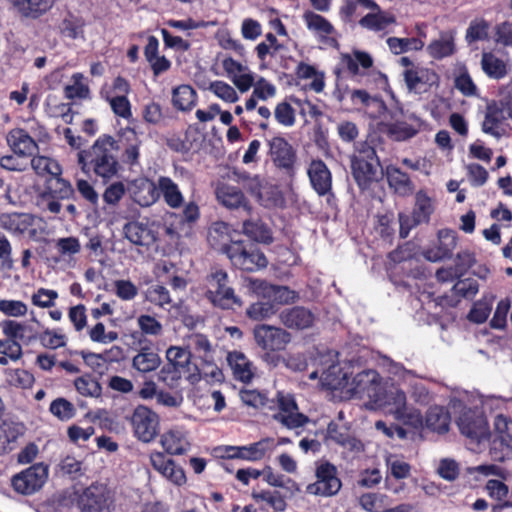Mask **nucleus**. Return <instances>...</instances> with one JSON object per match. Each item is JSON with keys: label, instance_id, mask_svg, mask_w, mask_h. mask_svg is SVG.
<instances>
[{"label": "nucleus", "instance_id": "1", "mask_svg": "<svg viewBox=\"0 0 512 512\" xmlns=\"http://www.w3.org/2000/svg\"><path fill=\"white\" fill-rule=\"evenodd\" d=\"M120 145L111 135L99 136L94 144L77 153L78 164L83 173L94 174L104 183L117 176L121 166L117 158Z\"/></svg>", "mask_w": 512, "mask_h": 512}, {"label": "nucleus", "instance_id": "2", "mask_svg": "<svg viewBox=\"0 0 512 512\" xmlns=\"http://www.w3.org/2000/svg\"><path fill=\"white\" fill-rule=\"evenodd\" d=\"M166 359L167 362L159 371L158 378L169 388H179L183 379L190 384L200 381L199 369L191 362V352L186 348L170 346L166 350Z\"/></svg>", "mask_w": 512, "mask_h": 512}, {"label": "nucleus", "instance_id": "3", "mask_svg": "<svg viewBox=\"0 0 512 512\" xmlns=\"http://www.w3.org/2000/svg\"><path fill=\"white\" fill-rule=\"evenodd\" d=\"M204 297L214 307L221 310L241 308L243 301L236 294L228 272L218 266H211L204 279Z\"/></svg>", "mask_w": 512, "mask_h": 512}, {"label": "nucleus", "instance_id": "4", "mask_svg": "<svg viewBox=\"0 0 512 512\" xmlns=\"http://www.w3.org/2000/svg\"><path fill=\"white\" fill-rule=\"evenodd\" d=\"M374 60L366 52L354 49L351 53H342L334 69L336 77L351 79L358 83H366L372 79L381 84L387 83V77L373 69Z\"/></svg>", "mask_w": 512, "mask_h": 512}, {"label": "nucleus", "instance_id": "5", "mask_svg": "<svg viewBox=\"0 0 512 512\" xmlns=\"http://www.w3.org/2000/svg\"><path fill=\"white\" fill-rule=\"evenodd\" d=\"M352 177L360 191L369 190L383 179L380 159L376 149L367 142L360 143L350 157Z\"/></svg>", "mask_w": 512, "mask_h": 512}, {"label": "nucleus", "instance_id": "6", "mask_svg": "<svg viewBox=\"0 0 512 512\" xmlns=\"http://www.w3.org/2000/svg\"><path fill=\"white\" fill-rule=\"evenodd\" d=\"M226 255L236 269L255 272L264 269L268 260L261 249L252 242L236 240L227 248Z\"/></svg>", "mask_w": 512, "mask_h": 512}, {"label": "nucleus", "instance_id": "7", "mask_svg": "<svg viewBox=\"0 0 512 512\" xmlns=\"http://www.w3.org/2000/svg\"><path fill=\"white\" fill-rule=\"evenodd\" d=\"M253 335L256 344L266 351L265 360L274 365H277L280 357L273 353L285 350L291 341V334L288 331L281 327L267 324L256 325Z\"/></svg>", "mask_w": 512, "mask_h": 512}, {"label": "nucleus", "instance_id": "8", "mask_svg": "<svg viewBox=\"0 0 512 512\" xmlns=\"http://www.w3.org/2000/svg\"><path fill=\"white\" fill-rule=\"evenodd\" d=\"M39 199L49 212L58 214L62 209L61 201L76 200V192L68 180L57 175L46 179Z\"/></svg>", "mask_w": 512, "mask_h": 512}, {"label": "nucleus", "instance_id": "9", "mask_svg": "<svg viewBox=\"0 0 512 512\" xmlns=\"http://www.w3.org/2000/svg\"><path fill=\"white\" fill-rule=\"evenodd\" d=\"M277 412L272 418L289 430L304 427L310 422V418L299 412L298 404L292 394L278 391L276 394Z\"/></svg>", "mask_w": 512, "mask_h": 512}, {"label": "nucleus", "instance_id": "10", "mask_svg": "<svg viewBox=\"0 0 512 512\" xmlns=\"http://www.w3.org/2000/svg\"><path fill=\"white\" fill-rule=\"evenodd\" d=\"M135 437L144 443L153 441L160 430V419L152 409L138 405L130 419Z\"/></svg>", "mask_w": 512, "mask_h": 512}, {"label": "nucleus", "instance_id": "11", "mask_svg": "<svg viewBox=\"0 0 512 512\" xmlns=\"http://www.w3.org/2000/svg\"><path fill=\"white\" fill-rule=\"evenodd\" d=\"M316 482L307 486L306 491L312 495L333 496L336 495L342 487V482L338 477V471L335 465L325 461L316 467Z\"/></svg>", "mask_w": 512, "mask_h": 512}, {"label": "nucleus", "instance_id": "12", "mask_svg": "<svg viewBox=\"0 0 512 512\" xmlns=\"http://www.w3.org/2000/svg\"><path fill=\"white\" fill-rule=\"evenodd\" d=\"M48 475V468L43 463L33 464L12 478L15 491L23 495H31L39 490Z\"/></svg>", "mask_w": 512, "mask_h": 512}, {"label": "nucleus", "instance_id": "13", "mask_svg": "<svg viewBox=\"0 0 512 512\" xmlns=\"http://www.w3.org/2000/svg\"><path fill=\"white\" fill-rule=\"evenodd\" d=\"M110 497L103 485L92 484L78 496L77 507L80 512H110Z\"/></svg>", "mask_w": 512, "mask_h": 512}, {"label": "nucleus", "instance_id": "14", "mask_svg": "<svg viewBox=\"0 0 512 512\" xmlns=\"http://www.w3.org/2000/svg\"><path fill=\"white\" fill-rule=\"evenodd\" d=\"M121 153L120 161L127 165L131 170L135 166H140V147L142 140L139 138L134 127L126 126L119 132Z\"/></svg>", "mask_w": 512, "mask_h": 512}, {"label": "nucleus", "instance_id": "15", "mask_svg": "<svg viewBox=\"0 0 512 512\" xmlns=\"http://www.w3.org/2000/svg\"><path fill=\"white\" fill-rule=\"evenodd\" d=\"M302 18L307 29L312 32L320 42L331 47H337L339 45L336 37L334 36L336 34V29L324 16L314 11L306 10L303 13Z\"/></svg>", "mask_w": 512, "mask_h": 512}, {"label": "nucleus", "instance_id": "16", "mask_svg": "<svg viewBox=\"0 0 512 512\" xmlns=\"http://www.w3.org/2000/svg\"><path fill=\"white\" fill-rule=\"evenodd\" d=\"M156 226L155 222L130 221L123 226V233L132 244L149 248L158 240Z\"/></svg>", "mask_w": 512, "mask_h": 512}, {"label": "nucleus", "instance_id": "17", "mask_svg": "<svg viewBox=\"0 0 512 512\" xmlns=\"http://www.w3.org/2000/svg\"><path fill=\"white\" fill-rule=\"evenodd\" d=\"M188 351L194 353L198 358L202 359L203 362L212 366V370L210 375L212 378L219 380V377L222 375L221 370L218 369L213 364V349L210 340L208 337L201 333H193L189 335L186 339V347Z\"/></svg>", "mask_w": 512, "mask_h": 512}, {"label": "nucleus", "instance_id": "18", "mask_svg": "<svg viewBox=\"0 0 512 512\" xmlns=\"http://www.w3.org/2000/svg\"><path fill=\"white\" fill-rule=\"evenodd\" d=\"M389 189L400 197H408L413 194L415 185L409 174L394 164H388L382 169Z\"/></svg>", "mask_w": 512, "mask_h": 512}, {"label": "nucleus", "instance_id": "19", "mask_svg": "<svg viewBox=\"0 0 512 512\" xmlns=\"http://www.w3.org/2000/svg\"><path fill=\"white\" fill-rule=\"evenodd\" d=\"M307 175L313 190L319 196H325L332 191V173L326 163L321 159H312Z\"/></svg>", "mask_w": 512, "mask_h": 512}, {"label": "nucleus", "instance_id": "20", "mask_svg": "<svg viewBox=\"0 0 512 512\" xmlns=\"http://www.w3.org/2000/svg\"><path fill=\"white\" fill-rule=\"evenodd\" d=\"M372 401L376 406L393 416L400 412V409L405 408L407 404L405 392L394 386L385 388L380 386Z\"/></svg>", "mask_w": 512, "mask_h": 512}, {"label": "nucleus", "instance_id": "21", "mask_svg": "<svg viewBox=\"0 0 512 512\" xmlns=\"http://www.w3.org/2000/svg\"><path fill=\"white\" fill-rule=\"evenodd\" d=\"M150 462L157 472L173 484L181 486L186 483L184 469L177 465L174 460L167 458L163 452L151 453Z\"/></svg>", "mask_w": 512, "mask_h": 512}, {"label": "nucleus", "instance_id": "22", "mask_svg": "<svg viewBox=\"0 0 512 512\" xmlns=\"http://www.w3.org/2000/svg\"><path fill=\"white\" fill-rule=\"evenodd\" d=\"M269 153L274 164L286 171H292L296 161V152L284 137H273L269 141Z\"/></svg>", "mask_w": 512, "mask_h": 512}, {"label": "nucleus", "instance_id": "23", "mask_svg": "<svg viewBox=\"0 0 512 512\" xmlns=\"http://www.w3.org/2000/svg\"><path fill=\"white\" fill-rule=\"evenodd\" d=\"M128 190L132 200L141 207H149L159 199L158 184L145 177L131 181Z\"/></svg>", "mask_w": 512, "mask_h": 512}, {"label": "nucleus", "instance_id": "24", "mask_svg": "<svg viewBox=\"0 0 512 512\" xmlns=\"http://www.w3.org/2000/svg\"><path fill=\"white\" fill-rule=\"evenodd\" d=\"M458 427L463 435L478 443L489 436V427L485 418L471 412L464 413L459 417Z\"/></svg>", "mask_w": 512, "mask_h": 512}, {"label": "nucleus", "instance_id": "25", "mask_svg": "<svg viewBox=\"0 0 512 512\" xmlns=\"http://www.w3.org/2000/svg\"><path fill=\"white\" fill-rule=\"evenodd\" d=\"M138 346V353L132 360L133 368L141 373H148L156 370L161 364V359L153 348L151 341L146 338L139 339Z\"/></svg>", "mask_w": 512, "mask_h": 512}, {"label": "nucleus", "instance_id": "26", "mask_svg": "<svg viewBox=\"0 0 512 512\" xmlns=\"http://www.w3.org/2000/svg\"><path fill=\"white\" fill-rule=\"evenodd\" d=\"M280 322L288 329L304 330L312 327L315 316L303 306L283 309L279 314Z\"/></svg>", "mask_w": 512, "mask_h": 512}, {"label": "nucleus", "instance_id": "27", "mask_svg": "<svg viewBox=\"0 0 512 512\" xmlns=\"http://www.w3.org/2000/svg\"><path fill=\"white\" fill-rule=\"evenodd\" d=\"M216 197L219 203L228 209L242 208L247 212L252 210L249 200L239 187L222 183L216 188Z\"/></svg>", "mask_w": 512, "mask_h": 512}, {"label": "nucleus", "instance_id": "28", "mask_svg": "<svg viewBox=\"0 0 512 512\" xmlns=\"http://www.w3.org/2000/svg\"><path fill=\"white\" fill-rule=\"evenodd\" d=\"M381 386L380 375L376 370L367 369L356 374L351 381V391L354 394L367 396L371 400Z\"/></svg>", "mask_w": 512, "mask_h": 512}, {"label": "nucleus", "instance_id": "29", "mask_svg": "<svg viewBox=\"0 0 512 512\" xmlns=\"http://www.w3.org/2000/svg\"><path fill=\"white\" fill-rule=\"evenodd\" d=\"M439 243L435 248L424 251V257L431 262H438L451 258L457 246V237L451 230H440L438 233Z\"/></svg>", "mask_w": 512, "mask_h": 512}, {"label": "nucleus", "instance_id": "30", "mask_svg": "<svg viewBox=\"0 0 512 512\" xmlns=\"http://www.w3.org/2000/svg\"><path fill=\"white\" fill-rule=\"evenodd\" d=\"M349 98L353 106L366 109L373 119L380 118V114L386 111L383 99L370 95L366 90H352L349 92Z\"/></svg>", "mask_w": 512, "mask_h": 512}, {"label": "nucleus", "instance_id": "31", "mask_svg": "<svg viewBox=\"0 0 512 512\" xmlns=\"http://www.w3.org/2000/svg\"><path fill=\"white\" fill-rule=\"evenodd\" d=\"M0 328L6 338L17 341L20 344H29L37 339L36 331L27 322L5 319L0 322Z\"/></svg>", "mask_w": 512, "mask_h": 512}, {"label": "nucleus", "instance_id": "32", "mask_svg": "<svg viewBox=\"0 0 512 512\" xmlns=\"http://www.w3.org/2000/svg\"><path fill=\"white\" fill-rule=\"evenodd\" d=\"M6 140L13 152L19 156H30L38 150L36 141L22 128L9 131Z\"/></svg>", "mask_w": 512, "mask_h": 512}, {"label": "nucleus", "instance_id": "33", "mask_svg": "<svg viewBox=\"0 0 512 512\" xmlns=\"http://www.w3.org/2000/svg\"><path fill=\"white\" fill-rule=\"evenodd\" d=\"M227 363L233 377L243 383H250L254 378L253 363L240 351H232L227 355Z\"/></svg>", "mask_w": 512, "mask_h": 512}, {"label": "nucleus", "instance_id": "34", "mask_svg": "<svg viewBox=\"0 0 512 512\" xmlns=\"http://www.w3.org/2000/svg\"><path fill=\"white\" fill-rule=\"evenodd\" d=\"M161 445L170 455H183L190 449L187 433L180 429H170L161 436Z\"/></svg>", "mask_w": 512, "mask_h": 512}, {"label": "nucleus", "instance_id": "35", "mask_svg": "<svg viewBox=\"0 0 512 512\" xmlns=\"http://www.w3.org/2000/svg\"><path fill=\"white\" fill-rule=\"evenodd\" d=\"M327 436L336 444L351 452H360L364 450V445L360 440L351 436L347 428L341 427L333 421L328 424Z\"/></svg>", "mask_w": 512, "mask_h": 512}, {"label": "nucleus", "instance_id": "36", "mask_svg": "<svg viewBox=\"0 0 512 512\" xmlns=\"http://www.w3.org/2000/svg\"><path fill=\"white\" fill-rule=\"evenodd\" d=\"M403 76L409 91L416 90L420 84L431 86L439 80L438 74L433 69L419 66L406 69Z\"/></svg>", "mask_w": 512, "mask_h": 512}, {"label": "nucleus", "instance_id": "37", "mask_svg": "<svg viewBox=\"0 0 512 512\" xmlns=\"http://www.w3.org/2000/svg\"><path fill=\"white\" fill-rule=\"evenodd\" d=\"M274 446L273 438H262L259 441L249 445L240 446V449H237L239 452L237 455L239 456V459L252 462L260 461L266 456L267 453L274 449Z\"/></svg>", "mask_w": 512, "mask_h": 512}, {"label": "nucleus", "instance_id": "38", "mask_svg": "<svg viewBox=\"0 0 512 512\" xmlns=\"http://www.w3.org/2000/svg\"><path fill=\"white\" fill-rule=\"evenodd\" d=\"M33 224V217L28 213H4L0 215V226L13 234H24Z\"/></svg>", "mask_w": 512, "mask_h": 512}, {"label": "nucleus", "instance_id": "39", "mask_svg": "<svg viewBox=\"0 0 512 512\" xmlns=\"http://www.w3.org/2000/svg\"><path fill=\"white\" fill-rule=\"evenodd\" d=\"M159 195L163 196L165 203L172 209L180 208L184 203V197L178 185L167 176L158 178Z\"/></svg>", "mask_w": 512, "mask_h": 512}, {"label": "nucleus", "instance_id": "40", "mask_svg": "<svg viewBox=\"0 0 512 512\" xmlns=\"http://www.w3.org/2000/svg\"><path fill=\"white\" fill-rule=\"evenodd\" d=\"M197 100L196 90L188 84L179 85L172 91V105L177 110L191 111L196 106Z\"/></svg>", "mask_w": 512, "mask_h": 512}, {"label": "nucleus", "instance_id": "41", "mask_svg": "<svg viewBox=\"0 0 512 512\" xmlns=\"http://www.w3.org/2000/svg\"><path fill=\"white\" fill-rule=\"evenodd\" d=\"M207 240L210 246L226 254L227 248L234 242L230 236V227L225 222H215L210 227Z\"/></svg>", "mask_w": 512, "mask_h": 512}, {"label": "nucleus", "instance_id": "42", "mask_svg": "<svg viewBox=\"0 0 512 512\" xmlns=\"http://www.w3.org/2000/svg\"><path fill=\"white\" fill-rule=\"evenodd\" d=\"M451 417L449 412L443 406H432L426 412V427L440 434L449 430Z\"/></svg>", "mask_w": 512, "mask_h": 512}, {"label": "nucleus", "instance_id": "43", "mask_svg": "<svg viewBox=\"0 0 512 512\" xmlns=\"http://www.w3.org/2000/svg\"><path fill=\"white\" fill-rule=\"evenodd\" d=\"M396 23V17L393 13L375 10L368 13L359 20L361 27L379 32L385 30L389 25Z\"/></svg>", "mask_w": 512, "mask_h": 512}, {"label": "nucleus", "instance_id": "44", "mask_svg": "<svg viewBox=\"0 0 512 512\" xmlns=\"http://www.w3.org/2000/svg\"><path fill=\"white\" fill-rule=\"evenodd\" d=\"M433 212L434 206L432 203V199L428 196V194L425 191L419 190L415 194V205L412 211L414 223H429Z\"/></svg>", "mask_w": 512, "mask_h": 512}, {"label": "nucleus", "instance_id": "45", "mask_svg": "<svg viewBox=\"0 0 512 512\" xmlns=\"http://www.w3.org/2000/svg\"><path fill=\"white\" fill-rule=\"evenodd\" d=\"M242 230L246 236L255 242L269 244L273 240L271 230L261 220H245Z\"/></svg>", "mask_w": 512, "mask_h": 512}, {"label": "nucleus", "instance_id": "46", "mask_svg": "<svg viewBox=\"0 0 512 512\" xmlns=\"http://www.w3.org/2000/svg\"><path fill=\"white\" fill-rule=\"evenodd\" d=\"M13 5L25 16L37 18L47 12L54 0H11Z\"/></svg>", "mask_w": 512, "mask_h": 512}, {"label": "nucleus", "instance_id": "47", "mask_svg": "<svg viewBox=\"0 0 512 512\" xmlns=\"http://www.w3.org/2000/svg\"><path fill=\"white\" fill-rule=\"evenodd\" d=\"M455 50L454 37L448 34H441L440 39L431 41L427 46L428 54L437 60L453 55Z\"/></svg>", "mask_w": 512, "mask_h": 512}, {"label": "nucleus", "instance_id": "48", "mask_svg": "<svg viewBox=\"0 0 512 512\" xmlns=\"http://www.w3.org/2000/svg\"><path fill=\"white\" fill-rule=\"evenodd\" d=\"M31 166L35 173L39 176H60L62 175V168L55 160L47 156L36 155L31 159Z\"/></svg>", "mask_w": 512, "mask_h": 512}, {"label": "nucleus", "instance_id": "49", "mask_svg": "<svg viewBox=\"0 0 512 512\" xmlns=\"http://www.w3.org/2000/svg\"><path fill=\"white\" fill-rule=\"evenodd\" d=\"M484 440H489L490 454L494 460H504L512 448L511 434L491 435L489 433L488 438H485Z\"/></svg>", "mask_w": 512, "mask_h": 512}, {"label": "nucleus", "instance_id": "50", "mask_svg": "<svg viewBox=\"0 0 512 512\" xmlns=\"http://www.w3.org/2000/svg\"><path fill=\"white\" fill-rule=\"evenodd\" d=\"M482 70L487 76L501 79L507 74L506 64L491 52H484L481 59Z\"/></svg>", "mask_w": 512, "mask_h": 512}, {"label": "nucleus", "instance_id": "51", "mask_svg": "<svg viewBox=\"0 0 512 512\" xmlns=\"http://www.w3.org/2000/svg\"><path fill=\"white\" fill-rule=\"evenodd\" d=\"M265 39L266 41L260 42L255 48L257 58L262 63L266 61L268 56L275 57L279 52L287 49L271 32L265 35Z\"/></svg>", "mask_w": 512, "mask_h": 512}, {"label": "nucleus", "instance_id": "52", "mask_svg": "<svg viewBox=\"0 0 512 512\" xmlns=\"http://www.w3.org/2000/svg\"><path fill=\"white\" fill-rule=\"evenodd\" d=\"M386 43L390 49V51L395 55H400L402 53L408 52L410 50L420 51L424 47V41L420 38H398V37H389L386 40Z\"/></svg>", "mask_w": 512, "mask_h": 512}, {"label": "nucleus", "instance_id": "53", "mask_svg": "<svg viewBox=\"0 0 512 512\" xmlns=\"http://www.w3.org/2000/svg\"><path fill=\"white\" fill-rule=\"evenodd\" d=\"M75 389L85 397L98 398L102 395V387L98 380L90 374L77 377L74 380Z\"/></svg>", "mask_w": 512, "mask_h": 512}, {"label": "nucleus", "instance_id": "54", "mask_svg": "<svg viewBox=\"0 0 512 512\" xmlns=\"http://www.w3.org/2000/svg\"><path fill=\"white\" fill-rule=\"evenodd\" d=\"M295 75L299 79L313 78V81L311 82L310 85L311 88L315 92L323 91L325 86L323 74L318 73L317 69L314 66L306 64L304 62H300L296 67Z\"/></svg>", "mask_w": 512, "mask_h": 512}, {"label": "nucleus", "instance_id": "55", "mask_svg": "<svg viewBox=\"0 0 512 512\" xmlns=\"http://www.w3.org/2000/svg\"><path fill=\"white\" fill-rule=\"evenodd\" d=\"M83 80L84 76L81 73H74L72 75L73 83L71 85H66L64 88L65 98L69 100L89 98L90 89Z\"/></svg>", "mask_w": 512, "mask_h": 512}, {"label": "nucleus", "instance_id": "56", "mask_svg": "<svg viewBox=\"0 0 512 512\" xmlns=\"http://www.w3.org/2000/svg\"><path fill=\"white\" fill-rule=\"evenodd\" d=\"M387 134L396 141H405L414 137L418 133V129L405 121H396L387 123Z\"/></svg>", "mask_w": 512, "mask_h": 512}, {"label": "nucleus", "instance_id": "57", "mask_svg": "<svg viewBox=\"0 0 512 512\" xmlns=\"http://www.w3.org/2000/svg\"><path fill=\"white\" fill-rule=\"evenodd\" d=\"M145 298L148 302L160 308H165L166 305L172 304L169 290L160 284L149 286L146 290Z\"/></svg>", "mask_w": 512, "mask_h": 512}, {"label": "nucleus", "instance_id": "58", "mask_svg": "<svg viewBox=\"0 0 512 512\" xmlns=\"http://www.w3.org/2000/svg\"><path fill=\"white\" fill-rule=\"evenodd\" d=\"M239 178L244 182L247 191L254 196L259 202L263 201V191L267 186V182L259 175L250 176L249 173L244 172L239 175Z\"/></svg>", "mask_w": 512, "mask_h": 512}, {"label": "nucleus", "instance_id": "59", "mask_svg": "<svg viewBox=\"0 0 512 512\" xmlns=\"http://www.w3.org/2000/svg\"><path fill=\"white\" fill-rule=\"evenodd\" d=\"M489 27V23L485 19H476L471 21L466 30V41L470 44L477 41L487 40Z\"/></svg>", "mask_w": 512, "mask_h": 512}, {"label": "nucleus", "instance_id": "60", "mask_svg": "<svg viewBox=\"0 0 512 512\" xmlns=\"http://www.w3.org/2000/svg\"><path fill=\"white\" fill-rule=\"evenodd\" d=\"M241 401L250 407L260 409L269 406L270 400L267 397L266 393L260 392L255 389H242L239 393Z\"/></svg>", "mask_w": 512, "mask_h": 512}, {"label": "nucleus", "instance_id": "61", "mask_svg": "<svg viewBox=\"0 0 512 512\" xmlns=\"http://www.w3.org/2000/svg\"><path fill=\"white\" fill-rule=\"evenodd\" d=\"M49 410L61 421L70 420L76 413L74 405L65 398H57L53 400L50 404Z\"/></svg>", "mask_w": 512, "mask_h": 512}, {"label": "nucleus", "instance_id": "62", "mask_svg": "<svg viewBox=\"0 0 512 512\" xmlns=\"http://www.w3.org/2000/svg\"><path fill=\"white\" fill-rule=\"evenodd\" d=\"M274 314V306L270 302L258 301L250 304L246 309V316L253 321H262Z\"/></svg>", "mask_w": 512, "mask_h": 512}, {"label": "nucleus", "instance_id": "63", "mask_svg": "<svg viewBox=\"0 0 512 512\" xmlns=\"http://www.w3.org/2000/svg\"><path fill=\"white\" fill-rule=\"evenodd\" d=\"M386 464L390 472V476L400 480L406 479L411 474V465L403 460L398 459L394 455H390L386 459Z\"/></svg>", "mask_w": 512, "mask_h": 512}, {"label": "nucleus", "instance_id": "64", "mask_svg": "<svg viewBox=\"0 0 512 512\" xmlns=\"http://www.w3.org/2000/svg\"><path fill=\"white\" fill-rule=\"evenodd\" d=\"M107 101L115 115L126 120H130L132 118L131 103L127 96L117 95L114 97H107Z\"/></svg>", "mask_w": 512, "mask_h": 512}]
</instances>
